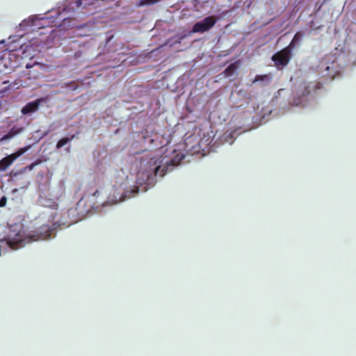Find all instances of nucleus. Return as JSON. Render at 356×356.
Returning <instances> with one entry per match:
<instances>
[{
	"instance_id": "f257e3e1",
	"label": "nucleus",
	"mask_w": 356,
	"mask_h": 356,
	"mask_svg": "<svg viewBox=\"0 0 356 356\" xmlns=\"http://www.w3.org/2000/svg\"><path fill=\"white\" fill-rule=\"evenodd\" d=\"M44 234L40 235L26 234L22 224H14L9 227V231L4 240L12 250H17L24 247L26 244L39 239H45L51 236V230L47 226L42 227Z\"/></svg>"
},
{
	"instance_id": "f03ea898",
	"label": "nucleus",
	"mask_w": 356,
	"mask_h": 356,
	"mask_svg": "<svg viewBox=\"0 0 356 356\" xmlns=\"http://www.w3.org/2000/svg\"><path fill=\"white\" fill-rule=\"evenodd\" d=\"M184 158V154L175 156L172 159L162 155L159 157L151 158L149 165L150 168H152L156 176L163 177L171 167L177 165Z\"/></svg>"
},
{
	"instance_id": "7ed1b4c3",
	"label": "nucleus",
	"mask_w": 356,
	"mask_h": 356,
	"mask_svg": "<svg viewBox=\"0 0 356 356\" xmlns=\"http://www.w3.org/2000/svg\"><path fill=\"white\" fill-rule=\"evenodd\" d=\"M322 84L317 83H303L300 89L298 92V97L294 99V104L296 106H300L305 101L306 98L311 95L312 91H316L322 88Z\"/></svg>"
},
{
	"instance_id": "20e7f679",
	"label": "nucleus",
	"mask_w": 356,
	"mask_h": 356,
	"mask_svg": "<svg viewBox=\"0 0 356 356\" xmlns=\"http://www.w3.org/2000/svg\"><path fill=\"white\" fill-rule=\"evenodd\" d=\"M336 57L334 55H326L320 62L321 69H324L322 72L323 76H328L330 79L334 78L338 72L335 66Z\"/></svg>"
},
{
	"instance_id": "39448f33",
	"label": "nucleus",
	"mask_w": 356,
	"mask_h": 356,
	"mask_svg": "<svg viewBox=\"0 0 356 356\" xmlns=\"http://www.w3.org/2000/svg\"><path fill=\"white\" fill-rule=\"evenodd\" d=\"M291 51L286 47L272 56V60L277 68L282 69L289 64L292 56Z\"/></svg>"
},
{
	"instance_id": "423d86ee",
	"label": "nucleus",
	"mask_w": 356,
	"mask_h": 356,
	"mask_svg": "<svg viewBox=\"0 0 356 356\" xmlns=\"http://www.w3.org/2000/svg\"><path fill=\"white\" fill-rule=\"evenodd\" d=\"M217 19L216 16H209L203 19L202 21L196 22L193 28L192 33H204L211 30L216 24Z\"/></svg>"
},
{
	"instance_id": "0eeeda50",
	"label": "nucleus",
	"mask_w": 356,
	"mask_h": 356,
	"mask_svg": "<svg viewBox=\"0 0 356 356\" xmlns=\"http://www.w3.org/2000/svg\"><path fill=\"white\" fill-rule=\"evenodd\" d=\"M29 148L30 146L24 147L19 149L16 152L2 159L0 161V170H6L17 158L26 152Z\"/></svg>"
},
{
	"instance_id": "6e6552de",
	"label": "nucleus",
	"mask_w": 356,
	"mask_h": 356,
	"mask_svg": "<svg viewBox=\"0 0 356 356\" xmlns=\"http://www.w3.org/2000/svg\"><path fill=\"white\" fill-rule=\"evenodd\" d=\"M44 102H45L44 98H39L33 102H29L22 108V113L24 115L34 113L38 110L40 104Z\"/></svg>"
},
{
	"instance_id": "1a4fd4ad",
	"label": "nucleus",
	"mask_w": 356,
	"mask_h": 356,
	"mask_svg": "<svg viewBox=\"0 0 356 356\" xmlns=\"http://www.w3.org/2000/svg\"><path fill=\"white\" fill-rule=\"evenodd\" d=\"M22 131V129L12 128L7 134L4 135L1 140H5L13 138Z\"/></svg>"
},
{
	"instance_id": "9d476101",
	"label": "nucleus",
	"mask_w": 356,
	"mask_h": 356,
	"mask_svg": "<svg viewBox=\"0 0 356 356\" xmlns=\"http://www.w3.org/2000/svg\"><path fill=\"white\" fill-rule=\"evenodd\" d=\"M35 18L33 17H30L26 19L23 20L20 24L19 26L21 29L25 30L27 27L33 26L34 25Z\"/></svg>"
},
{
	"instance_id": "9b49d317",
	"label": "nucleus",
	"mask_w": 356,
	"mask_h": 356,
	"mask_svg": "<svg viewBox=\"0 0 356 356\" xmlns=\"http://www.w3.org/2000/svg\"><path fill=\"white\" fill-rule=\"evenodd\" d=\"M302 37V34H301L299 32L296 33L295 34V35L293 36V38L292 39L289 45L287 47L290 48L291 50H293L295 48L296 44L300 41Z\"/></svg>"
},
{
	"instance_id": "f8f14e48",
	"label": "nucleus",
	"mask_w": 356,
	"mask_h": 356,
	"mask_svg": "<svg viewBox=\"0 0 356 356\" xmlns=\"http://www.w3.org/2000/svg\"><path fill=\"white\" fill-rule=\"evenodd\" d=\"M271 79L272 76L270 74L257 75L252 81V83H256L258 81L269 83Z\"/></svg>"
},
{
	"instance_id": "ddd939ff",
	"label": "nucleus",
	"mask_w": 356,
	"mask_h": 356,
	"mask_svg": "<svg viewBox=\"0 0 356 356\" xmlns=\"http://www.w3.org/2000/svg\"><path fill=\"white\" fill-rule=\"evenodd\" d=\"M75 137L74 135L72 136L70 138H63L60 140H59L56 144V148L60 149L62 147H63L65 145H66L67 143L70 142Z\"/></svg>"
},
{
	"instance_id": "4468645a",
	"label": "nucleus",
	"mask_w": 356,
	"mask_h": 356,
	"mask_svg": "<svg viewBox=\"0 0 356 356\" xmlns=\"http://www.w3.org/2000/svg\"><path fill=\"white\" fill-rule=\"evenodd\" d=\"M236 70V66L234 63H232L231 65H229L224 71V73L227 75V76H230L232 75L234 72H235Z\"/></svg>"
},
{
	"instance_id": "2eb2a0df",
	"label": "nucleus",
	"mask_w": 356,
	"mask_h": 356,
	"mask_svg": "<svg viewBox=\"0 0 356 356\" xmlns=\"http://www.w3.org/2000/svg\"><path fill=\"white\" fill-rule=\"evenodd\" d=\"M6 202H7L6 197H2L0 199V207H4L6 205Z\"/></svg>"
},
{
	"instance_id": "dca6fc26",
	"label": "nucleus",
	"mask_w": 356,
	"mask_h": 356,
	"mask_svg": "<svg viewBox=\"0 0 356 356\" xmlns=\"http://www.w3.org/2000/svg\"><path fill=\"white\" fill-rule=\"evenodd\" d=\"M37 163H33L29 165V168L31 170Z\"/></svg>"
},
{
	"instance_id": "f3484780",
	"label": "nucleus",
	"mask_w": 356,
	"mask_h": 356,
	"mask_svg": "<svg viewBox=\"0 0 356 356\" xmlns=\"http://www.w3.org/2000/svg\"><path fill=\"white\" fill-rule=\"evenodd\" d=\"M8 83H9V81H4L3 82V84H8Z\"/></svg>"
},
{
	"instance_id": "a211bd4d",
	"label": "nucleus",
	"mask_w": 356,
	"mask_h": 356,
	"mask_svg": "<svg viewBox=\"0 0 356 356\" xmlns=\"http://www.w3.org/2000/svg\"><path fill=\"white\" fill-rule=\"evenodd\" d=\"M15 66L13 65L12 63H10V67H15Z\"/></svg>"
}]
</instances>
